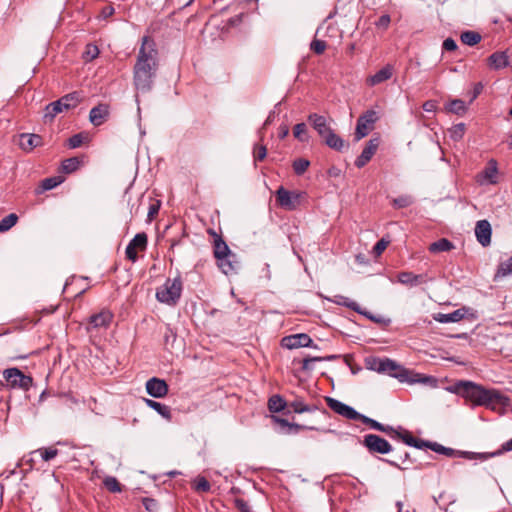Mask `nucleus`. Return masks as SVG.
<instances>
[{"mask_svg":"<svg viewBox=\"0 0 512 512\" xmlns=\"http://www.w3.org/2000/svg\"><path fill=\"white\" fill-rule=\"evenodd\" d=\"M308 121L311 123L312 127L317 131L321 138H324L332 131L327 119L322 115L312 113L308 116Z\"/></svg>","mask_w":512,"mask_h":512,"instance_id":"a211bd4d","label":"nucleus"},{"mask_svg":"<svg viewBox=\"0 0 512 512\" xmlns=\"http://www.w3.org/2000/svg\"><path fill=\"white\" fill-rule=\"evenodd\" d=\"M210 488V483L204 477L199 478L195 486L198 492H208Z\"/></svg>","mask_w":512,"mask_h":512,"instance_id":"052dcab7","label":"nucleus"},{"mask_svg":"<svg viewBox=\"0 0 512 512\" xmlns=\"http://www.w3.org/2000/svg\"><path fill=\"white\" fill-rule=\"evenodd\" d=\"M453 248H454V244L450 240H448L446 238H441V239L431 243L429 245L428 250L431 253H440V252L450 251Z\"/></svg>","mask_w":512,"mask_h":512,"instance_id":"7c9ffc66","label":"nucleus"},{"mask_svg":"<svg viewBox=\"0 0 512 512\" xmlns=\"http://www.w3.org/2000/svg\"><path fill=\"white\" fill-rule=\"evenodd\" d=\"M160 209V202L157 201L156 203H153L150 205L148 210V219L152 220L154 217L158 214Z\"/></svg>","mask_w":512,"mask_h":512,"instance_id":"774afa93","label":"nucleus"},{"mask_svg":"<svg viewBox=\"0 0 512 512\" xmlns=\"http://www.w3.org/2000/svg\"><path fill=\"white\" fill-rule=\"evenodd\" d=\"M43 144V139L38 134L23 133L20 135L19 145L24 151H31Z\"/></svg>","mask_w":512,"mask_h":512,"instance_id":"412c9836","label":"nucleus"},{"mask_svg":"<svg viewBox=\"0 0 512 512\" xmlns=\"http://www.w3.org/2000/svg\"><path fill=\"white\" fill-rule=\"evenodd\" d=\"M98 55H99V49L96 45H94V44L86 45L85 51L83 53V58L85 61H87V62L92 61L95 58H97Z\"/></svg>","mask_w":512,"mask_h":512,"instance_id":"09e8293b","label":"nucleus"},{"mask_svg":"<svg viewBox=\"0 0 512 512\" xmlns=\"http://www.w3.org/2000/svg\"><path fill=\"white\" fill-rule=\"evenodd\" d=\"M512 274V256L509 257L506 261L501 262L497 268V271L494 276V281H497L500 278L507 277Z\"/></svg>","mask_w":512,"mask_h":512,"instance_id":"f704fd0d","label":"nucleus"},{"mask_svg":"<svg viewBox=\"0 0 512 512\" xmlns=\"http://www.w3.org/2000/svg\"><path fill=\"white\" fill-rule=\"evenodd\" d=\"M492 228L487 220H479L475 226L477 241L484 247L491 243Z\"/></svg>","mask_w":512,"mask_h":512,"instance_id":"f3484780","label":"nucleus"},{"mask_svg":"<svg viewBox=\"0 0 512 512\" xmlns=\"http://www.w3.org/2000/svg\"><path fill=\"white\" fill-rule=\"evenodd\" d=\"M431 442L425 441L419 438H414V442L411 443L410 446L417 448V449H424L429 448L430 449Z\"/></svg>","mask_w":512,"mask_h":512,"instance_id":"0e129e2a","label":"nucleus"},{"mask_svg":"<svg viewBox=\"0 0 512 512\" xmlns=\"http://www.w3.org/2000/svg\"><path fill=\"white\" fill-rule=\"evenodd\" d=\"M412 198L410 196H407V195H402V196H399L395 199H393V206L395 208H405V207H408L412 204Z\"/></svg>","mask_w":512,"mask_h":512,"instance_id":"3c124183","label":"nucleus"},{"mask_svg":"<svg viewBox=\"0 0 512 512\" xmlns=\"http://www.w3.org/2000/svg\"><path fill=\"white\" fill-rule=\"evenodd\" d=\"M103 484L105 486V488L112 492V493H118V492H121L122 491V486L121 484L119 483V481L113 477V476H107L104 480H103Z\"/></svg>","mask_w":512,"mask_h":512,"instance_id":"37998d69","label":"nucleus"},{"mask_svg":"<svg viewBox=\"0 0 512 512\" xmlns=\"http://www.w3.org/2000/svg\"><path fill=\"white\" fill-rule=\"evenodd\" d=\"M455 392L475 406H484L499 413H504L510 405L509 397L498 390L487 389L471 381H458L455 384Z\"/></svg>","mask_w":512,"mask_h":512,"instance_id":"f03ea898","label":"nucleus"},{"mask_svg":"<svg viewBox=\"0 0 512 512\" xmlns=\"http://www.w3.org/2000/svg\"><path fill=\"white\" fill-rule=\"evenodd\" d=\"M378 120L377 112L374 110H367L357 120L355 139L358 141L369 134L373 129V125Z\"/></svg>","mask_w":512,"mask_h":512,"instance_id":"6e6552de","label":"nucleus"},{"mask_svg":"<svg viewBox=\"0 0 512 512\" xmlns=\"http://www.w3.org/2000/svg\"><path fill=\"white\" fill-rule=\"evenodd\" d=\"M327 406L335 413L349 419L359 420L361 413L357 412L353 407L332 397L326 398Z\"/></svg>","mask_w":512,"mask_h":512,"instance_id":"9d476101","label":"nucleus"},{"mask_svg":"<svg viewBox=\"0 0 512 512\" xmlns=\"http://www.w3.org/2000/svg\"><path fill=\"white\" fill-rule=\"evenodd\" d=\"M286 405V401L280 395H273L268 400V409L273 413L282 411Z\"/></svg>","mask_w":512,"mask_h":512,"instance_id":"e433bc0d","label":"nucleus"},{"mask_svg":"<svg viewBox=\"0 0 512 512\" xmlns=\"http://www.w3.org/2000/svg\"><path fill=\"white\" fill-rule=\"evenodd\" d=\"M323 140L328 147L339 152L343 151L345 148L348 149L349 147V145L346 144L340 136L334 133L333 130L327 134Z\"/></svg>","mask_w":512,"mask_h":512,"instance_id":"bb28decb","label":"nucleus"},{"mask_svg":"<svg viewBox=\"0 0 512 512\" xmlns=\"http://www.w3.org/2000/svg\"><path fill=\"white\" fill-rule=\"evenodd\" d=\"M359 421L368 425L372 429L386 433L388 436H389L390 432H394V427L389 426V425H383L382 423H380L372 418H369L363 414L360 415Z\"/></svg>","mask_w":512,"mask_h":512,"instance_id":"c85d7f7f","label":"nucleus"},{"mask_svg":"<svg viewBox=\"0 0 512 512\" xmlns=\"http://www.w3.org/2000/svg\"><path fill=\"white\" fill-rule=\"evenodd\" d=\"M305 193L300 191H289L280 186L275 192L277 205L287 211H293L300 205Z\"/></svg>","mask_w":512,"mask_h":512,"instance_id":"423d86ee","label":"nucleus"},{"mask_svg":"<svg viewBox=\"0 0 512 512\" xmlns=\"http://www.w3.org/2000/svg\"><path fill=\"white\" fill-rule=\"evenodd\" d=\"M442 47L445 51H455L457 49V44L452 38H446L443 41Z\"/></svg>","mask_w":512,"mask_h":512,"instance_id":"338daca9","label":"nucleus"},{"mask_svg":"<svg viewBox=\"0 0 512 512\" xmlns=\"http://www.w3.org/2000/svg\"><path fill=\"white\" fill-rule=\"evenodd\" d=\"M360 314L365 316L366 318H368L369 320H371L374 323L387 324L389 322V320H386L383 316L374 315L365 309H362V313H360Z\"/></svg>","mask_w":512,"mask_h":512,"instance_id":"603ef678","label":"nucleus"},{"mask_svg":"<svg viewBox=\"0 0 512 512\" xmlns=\"http://www.w3.org/2000/svg\"><path fill=\"white\" fill-rule=\"evenodd\" d=\"M293 135L300 142H307L309 137L307 133V126L305 123H298L293 128Z\"/></svg>","mask_w":512,"mask_h":512,"instance_id":"79ce46f5","label":"nucleus"},{"mask_svg":"<svg viewBox=\"0 0 512 512\" xmlns=\"http://www.w3.org/2000/svg\"><path fill=\"white\" fill-rule=\"evenodd\" d=\"M289 407L295 412V413H304V412H312L317 409L314 405H307L304 403L302 399H295L292 402L289 403Z\"/></svg>","mask_w":512,"mask_h":512,"instance_id":"4c0bfd02","label":"nucleus"},{"mask_svg":"<svg viewBox=\"0 0 512 512\" xmlns=\"http://www.w3.org/2000/svg\"><path fill=\"white\" fill-rule=\"evenodd\" d=\"M230 254H232L230 248L228 247V245L225 243V241L221 238V237H218L214 240V256L216 259H221L225 256H229Z\"/></svg>","mask_w":512,"mask_h":512,"instance_id":"473e14b6","label":"nucleus"},{"mask_svg":"<svg viewBox=\"0 0 512 512\" xmlns=\"http://www.w3.org/2000/svg\"><path fill=\"white\" fill-rule=\"evenodd\" d=\"M398 281L401 284L417 286L419 284L424 283L426 280L423 275H416L413 274L412 272H401L398 275Z\"/></svg>","mask_w":512,"mask_h":512,"instance_id":"cd10ccee","label":"nucleus"},{"mask_svg":"<svg viewBox=\"0 0 512 512\" xmlns=\"http://www.w3.org/2000/svg\"><path fill=\"white\" fill-rule=\"evenodd\" d=\"M83 143V135L81 133L75 134L68 139V146L71 149L78 148Z\"/></svg>","mask_w":512,"mask_h":512,"instance_id":"4d7b16f0","label":"nucleus"},{"mask_svg":"<svg viewBox=\"0 0 512 512\" xmlns=\"http://www.w3.org/2000/svg\"><path fill=\"white\" fill-rule=\"evenodd\" d=\"M145 404L155 410L159 415H161L165 420L171 421L172 420V412L171 408L168 405L162 404L160 402H157L152 399L145 398L144 399Z\"/></svg>","mask_w":512,"mask_h":512,"instance_id":"a878e982","label":"nucleus"},{"mask_svg":"<svg viewBox=\"0 0 512 512\" xmlns=\"http://www.w3.org/2000/svg\"><path fill=\"white\" fill-rule=\"evenodd\" d=\"M385 363V358H378V357H371L366 359V367L369 370L376 371L378 373L382 372V369H380V364Z\"/></svg>","mask_w":512,"mask_h":512,"instance_id":"49530a36","label":"nucleus"},{"mask_svg":"<svg viewBox=\"0 0 512 512\" xmlns=\"http://www.w3.org/2000/svg\"><path fill=\"white\" fill-rule=\"evenodd\" d=\"M3 375L12 388L29 390L33 384V378L29 375H25L18 368H8L4 370Z\"/></svg>","mask_w":512,"mask_h":512,"instance_id":"0eeeda50","label":"nucleus"},{"mask_svg":"<svg viewBox=\"0 0 512 512\" xmlns=\"http://www.w3.org/2000/svg\"><path fill=\"white\" fill-rule=\"evenodd\" d=\"M379 146V139L372 138L367 142V145L363 149L362 153L355 160V166L357 168L364 167L374 156Z\"/></svg>","mask_w":512,"mask_h":512,"instance_id":"2eb2a0df","label":"nucleus"},{"mask_svg":"<svg viewBox=\"0 0 512 512\" xmlns=\"http://www.w3.org/2000/svg\"><path fill=\"white\" fill-rule=\"evenodd\" d=\"M271 419L275 424V430L282 434H296L300 430L315 429L313 426H306V425H301V424H297V423H290L288 420L283 419L278 416H274V415L271 416Z\"/></svg>","mask_w":512,"mask_h":512,"instance_id":"f8f14e48","label":"nucleus"},{"mask_svg":"<svg viewBox=\"0 0 512 512\" xmlns=\"http://www.w3.org/2000/svg\"><path fill=\"white\" fill-rule=\"evenodd\" d=\"M380 365V369H382L381 373L394 377L401 383H421L429 386H436L437 384V379L435 377L423 375L407 369L392 359L385 358V363Z\"/></svg>","mask_w":512,"mask_h":512,"instance_id":"7ed1b4c3","label":"nucleus"},{"mask_svg":"<svg viewBox=\"0 0 512 512\" xmlns=\"http://www.w3.org/2000/svg\"><path fill=\"white\" fill-rule=\"evenodd\" d=\"M157 70L158 50L156 43L152 38L144 36L133 69L135 89L141 93L149 92L153 87Z\"/></svg>","mask_w":512,"mask_h":512,"instance_id":"f257e3e1","label":"nucleus"},{"mask_svg":"<svg viewBox=\"0 0 512 512\" xmlns=\"http://www.w3.org/2000/svg\"><path fill=\"white\" fill-rule=\"evenodd\" d=\"M181 291L182 281L179 277L173 280L167 279L165 284L157 289L156 298L161 303L174 305L179 300Z\"/></svg>","mask_w":512,"mask_h":512,"instance_id":"39448f33","label":"nucleus"},{"mask_svg":"<svg viewBox=\"0 0 512 512\" xmlns=\"http://www.w3.org/2000/svg\"><path fill=\"white\" fill-rule=\"evenodd\" d=\"M81 99L80 93L75 91L62 96L57 101L49 103L45 107L44 122H52L57 114L75 108L81 102Z\"/></svg>","mask_w":512,"mask_h":512,"instance_id":"20e7f679","label":"nucleus"},{"mask_svg":"<svg viewBox=\"0 0 512 512\" xmlns=\"http://www.w3.org/2000/svg\"><path fill=\"white\" fill-rule=\"evenodd\" d=\"M445 109L449 113L463 116L467 111L466 103L461 99H454L447 103Z\"/></svg>","mask_w":512,"mask_h":512,"instance_id":"2f4dec72","label":"nucleus"},{"mask_svg":"<svg viewBox=\"0 0 512 512\" xmlns=\"http://www.w3.org/2000/svg\"><path fill=\"white\" fill-rule=\"evenodd\" d=\"M466 314V309L465 308H461V309H457L451 313H447V314H444V313H437L434 315V320L437 321V322H440V323H454V322H459L460 320H462L464 318Z\"/></svg>","mask_w":512,"mask_h":512,"instance_id":"393cba45","label":"nucleus"},{"mask_svg":"<svg viewBox=\"0 0 512 512\" xmlns=\"http://www.w3.org/2000/svg\"><path fill=\"white\" fill-rule=\"evenodd\" d=\"M267 149L264 145H256L253 150V156L255 161H262L266 158Z\"/></svg>","mask_w":512,"mask_h":512,"instance_id":"5fc2aeb1","label":"nucleus"},{"mask_svg":"<svg viewBox=\"0 0 512 512\" xmlns=\"http://www.w3.org/2000/svg\"><path fill=\"white\" fill-rule=\"evenodd\" d=\"M394 72V68L392 65L387 64L374 75L367 78V84L370 86H375L381 84L387 80H389Z\"/></svg>","mask_w":512,"mask_h":512,"instance_id":"4be33fe9","label":"nucleus"},{"mask_svg":"<svg viewBox=\"0 0 512 512\" xmlns=\"http://www.w3.org/2000/svg\"><path fill=\"white\" fill-rule=\"evenodd\" d=\"M481 39V34L472 30L464 31L460 35L461 42L467 46H475L481 41Z\"/></svg>","mask_w":512,"mask_h":512,"instance_id":"72a5a7b5","label":"nucleus"},{"mask_svg":"<svg viewBox=\"0 0 512 512\" xmlns=\"http://www.w3.org/2000/svg\"><path fill=\"white\" fill-rule=\"evenodd\" d=\"M390 16L388 14L382 15L376 22L378 28L387 29L390 24Z\"/></svg>","mask_w":512,"mask_h":512,"instance_id":"69168bd1","label":"nucleus"},{"mask_svg":"<svg viewBox=\"0 0 512 512\" xmlns=\"http://www.w3.org/2000/svg\"><path fill=\"white\" fill-rule=\"evenodd\" d=\"M487 61L489 67L494 70L503 69L509 65V57L505 51L494 52L488 57Z\"/></svg>","mask_w":512,"mask_h":512,"instance_id":"b1692460","label":"nucleus"},{"mask_svg":"<svg viewBox=\"0 0 512 512\" xmlns=\"http://www.w3.org/2000/svg\"><path fill=\"white\" fill-rule=\"evenodd\" d=\"M430 449L434 452H437L439 454H443L449 457H452L455 455V450L452 448L444 447L441 444H438L436 442H431Z\"/></svg>","mask_w":512,"mask_h":512,"instance_id":"8fccbe9b","label":"nucleus"},{"mask_svg":"<svg viewBox=\"0 0 512 512\" xmlns=\"http://www.w3.org/2000/svg\"><path fill=\"white\" fill-rule=\"evenodd\" d=\"M389 244V240L385 238H381L373 247V252L376 256H379L383 253V251L387 248Z\"/></svg>","mask_w":512,"mask_h":512,"instance_id":"13d9d810","label":"nucleus"},{"mask_svg":"<svg viewBox=\"0 0 512 512\" xmlns=\"http://www.w3.org/2000/svg\"><path fill=\"white\" fill-rule=\"evenodd\" d=\"M235 507L240 511V512H252L250 506L248 505V503L242 499V498H236L235 501Z\"/></svg>","mask_w":512,"mask_h":512,"instance_id":"680f3d73","label":"nucleus"},{"mask_svg":"<svg viewBox=\"0 0 512 512\" xmlns=\"http://www.w3.org/2000/svg\"><path fill=\"white\" fill-rule=\"evenodd\" d=\"M143 506L149 512H156L158 510V503L152 498L145 497L142 500Z\"/></svg>","mask_w":512,"mask_h":512,"instance_id":"bf43d9fd","label":"nucleus"},{"mask_svg":"<svg viewBox=\"0 0 512 512\" xmlns=\"http://www.w3.org/2000/svg\"><path fill=\"white\" fill-rule=\"evenodd\" d=\"M64 181V178L62 176H53L45 178L41 181L40 188L41 191H48L52 190L58 185H60Z\"/></svg>","mask_w":512,"mask_h":512,"instance_id":"58836bf2","label":"nucleus"},{"mask_svg":"<svg viewBox=\"0 0 512 512\" xmlns=\"http://www.w3.org/2000/svg\"><path fill=\"white\" fill-rule=\"evenodd\" d=\"M36 453L40 454L42 460L50 461L58 455V450L53 447L39 448L32 452V454H36Z\"/></svg>","mask_w":512,"mask_h":512,"instance_id":"c03bdc74","label":"nucleus"},{"mask_svg":"<svg viewBox=\"0 0 512 512\" xmlns=\"http://www.w3.org/2000/svg\"><path fill=\"white\" fill-rule=\"evenodd\" d=\"M336 298L337 299L335 300V303H337L338 305L345 306L357 313H362V308L357 302L344 296H336Z\"/></svg>","mask_w":512,"mask_h":512,"instance_id":"a19ab883","label":"nucleus"},{"mask_svg":"<svg viewBox=\"0 0 512 512\" xmlns=\"http://www.w3.org/2000/svg\"><path fill=\"white\" fill-rule=\"evenodd\" d=\"M281 345L287 349H297L301 347H312L313 340L306 333L293 334L284 337L281 340Z\"/></svg>","mask_w":512,"mask_h":512,"instance_id":"ddd939ff","label":"nucleus"},{"mask_svg":"<svg viewBox=\"0 0 512 512\" xmlns=\"http://www.w3.org/2000/svg\"><path fill=\"white\" fill-rule=\"evenodd\" d=\"M389 437L392 439H397L402 442H404L406 445H411L412 442H414V436L403 427L399 426L397 428H394V432H390Z\"/></svg>","mask_w":512,"mask_h":512,"instance_id":"c756f323","label":"nucleus"},{"mask_svg":"<svg viewBox=\"0 0 512 512\" xmlns=\"http://www.w3.org/2000/svg\"><path fill=\"white\" fill-rule=\"evenodd\" d=\"M460 455L464 458H467V459H481V460H486L488 458H490V453H475V452H469V451H463V452H460Z\"/></svg>","mask_w":512,"mask_h":512,"instance_id":"864d4df0","label":"nucleus"},{"mask_svg":"<svg viewBox=\"0 0 512 512\" xmlns=\"http://www.w3.org/2000/svg\"><path fill=\"white\" fill-rule=\"evenodd\" d=\"M109 116V106L107 104L100 103L93 107L89 113V120L94 126L102 125Z\"/></svg>","mask_w":512,"mask_h":512,"instance_id":"6ab92c4d","label":"nucleus"},{"mask_svg":"<svg viewBox=\"0 0 512 512\" xmlns=\"http://www.w3.org/2000/svg\"><path fill=\"white\" fill-rule=\"evenodd\" d=\"M18 219H19V217L15 213H11V214L7 215L6 217H4L0 221V233L9 231L13 226H15L17 224Z\"/></svg>","mask_w":512,"mask_h":512,"instance_id":"ea45409f","label":"nucleus"},{"mask_svg":"<svg viewBox=\"0 0 512 512\" xmlns=\"http://www.w3.org/2000/svg\"><path fill=\"white\" fill-rule=\"evenodd\" d=\"M146 392L154 398H163L169 392L168 384L165 380L152 377L150 378L145 385Z\"/></svg>","mask_w":512,"mask_h":512,"instance_id":"4468645a","label":"nucleus"},{"mask_svg":"<svg viewBox=\"0 0 512 512\" xmlns=\"http://www.w3.org/2000/svg\"><path fill=\"white\" fill-rule=\"evenodd\" d=\"M217 265L227 276L236 274L240 269V262L237 260V256L234 253L221 259H217Z\"/></svg>","mask_w":512,"mask_h":512,"instance_id":"dca6fc26","label":"nucleus"},{"mask_svg":"<svg viewBox=\"0 0 512 512\" xmlns=\"http://www.w3.org/2000/svg\"><path fill=\"white\" fill-rule=\"evenodd\" d=\"M82 161L78 157L65 159L61 164V171L66 174L75 172L81 165Z\"/></svg>","mask_w":512,"mask_h":512,"instance_id":"c9c22d12","label":"nucleus"},{"mask_svg":"<svg viewBox=\"0 0 512 512\" xmlns=\"http://www.w3.org/2000/svg\"><path fill=\"white\" fill-rule=\"evenodd\" d=\"M113 319V314L109 310H102L93 314L89 318V325L93 328H107Z\"/></svg>","mask_w":512,"mask_h":512,"instance_id":"aec40b11","label":"nucleus"},{"mask_svg":"<svg viewBox=\"0 0 512 512\" xmlns=\"http://www.w3.org/2000/svg\"><path fill=\"white\" fill-rule=\"evenodd\" d=\"M310 165V162L304 158H298L293 161L292 167L297 175H302L306 172Z\"/></svg>","mask_w":512,"mask_h":512,"instance_id":"a18cd8bd","label":"nucleus"},{"mask_svg":"<svg viewBox=\"0 0 512 512\" xmlns=\"http://www.w3.org/2000/svg\"><path fill=\"white\" fill-rule=\"evenodd\" d=\"M310 48L313 52H315L316 54L320 55L322 54L325 49H326V43L325 41L323 40H313L311 45H310Z\"/></svg>","mask_w":512,"mask_h":512,"instance_id":"6e6d98bb","label":"nucleus"},{"mask_svg":"<svg viewBox=\"0 0 512 512\" xmlns=\"http://www.w3.org/2000/svg\"><path fill=\"white\" fill-rule=\"evenodd\" d=\"M512 450V438L510 440H508L507 442H505L501 448L495 452H492L490 453V456H499L501 455L503 452H508V451H511Z\"/></svg>","mask_w":512,"mask_h":512,"instance_id":"e2e57ef3","label":"nucleus"},{"mask_svg":"<svg viewBox=\"0 0 512 512\" xmlns=\"http://www.w3.org/2000/svg\"><path fill=\"white\" fill-rule=\"evenodd\" d=\"M449 132L451 139H453L454 141H459L463 138L465 134V124L458 123L454 125Z\"/></svg>","mask_w":512,"mask_h":512,"instance_id":"de8ad7c7","label":"nucleus"},{"mask_svg":"<svg viewBox=\"0 0 512 512\" xmlns=\"http://www.w3.org/2000/svg\"><path fill=\"white\" fill-rule=\"evenodd\" d=\"M147 235L146 233H138L133 239L128 243L125 249L126 258L135 262L138 258L137 250L143 251L147 247Z\"/></svg>","mask_w":512,"mask_h":512,"instance_id":"9b49d317","label":"nucleus"},{"mask_svg":"<svg viewBox=\"0 0 512 512\" xmlns=\"http://www.w3.org/2000/svg\"><path fill=\"white\" fill-rule=\"evenodd\" d=\"M498 174L497 161L494 159L489 160L487 166L481 173V177L483 180L480 181L481 184H496Z\"/></svg>","mask_w":512,"mask_h":512,"instance_id":"5701e85b","label":"nucleus"},{"mask_svg":"<svg viewBox=\"0 0 512 512\" xmlns=\"http://www.w3.org/2000/svg\"><path fill=\"white\" fill-rule=\"evenodd\" d=\"M362 443L370 453L387 454L392 451L391 444L376 434L365 435Z\"/></svg>","mask_w":512,"mask_h":512,"instance_id":"1a4fd4ad","label":"nucleus"}]
</instances>
